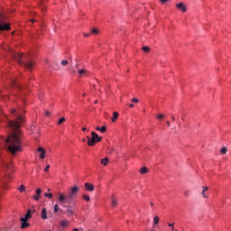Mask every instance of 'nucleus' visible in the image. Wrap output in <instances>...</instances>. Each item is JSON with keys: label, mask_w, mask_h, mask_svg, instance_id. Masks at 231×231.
Returning a JSON list of instances; mask_svg holds the SVG:
<instances>
[{"label": "nucleus", "mask_w": 231, "mask_h": 231, "mask_svg": "<svg viewBox=\"0 0 231 231\" xmlns=\"http://www.w3.org/2000/svg\"><path fill=\"white\" fill-rule=\"evenodd\" d=\"M11 113L16 116V120H10L8 126L10 129H13V131L15 132L13 133L7 139L0 137V147H6V145L9 144L7 146L8 151L11 152L12 154H15V152L23 149V145L21 144V138L19 137V128L21 127V124L24 122V116H23V110L13 108Z\"/></svg>", "instance_id": "obj_1"}, {"label": "nucleus", "mask_w": 231, "mask_h": 231, "mask_svg": "<svg viewBox=\"0 0 231 231\" xmlns=\"http://www.w3.org/2000/svg\"><path fill=\"white\" fill-rule=\"evenodd\" d=\"M96 131H100V127L97 126V127L96 128Z\"/></svg>", "instance_id": "obj_47"}, {"label": "nucleus", "mask_w": 231, "mask_h": 231, "mask_svg": "<svg viewBox=\"0 0 231 231\" xmlns=\"http://www.w3.org/2000/svg\"><path fill=\"white\" fill-rule=\"evenodd\" d=\"M91 36V32L89 33H84V37H90Z\"/></svg>", "instance_id": "obj_38"}, {"label": "nucleus", "mask_w": 231, "mask_h": 231, "mask_svg": "<svg viewBox=\"0 0 231 231\" xmlns=\"http://www.w3.org/2000/svg\"><path fill=\"white\" fill-rule=\"evenodd\" d=\"M160 223V217L156 216L153 218V225H158Z\"/></svg>", "instance_id": "obj_23"}, {"label": "nucleus", "mask_w": 231, "mask_h": 231, "mask_svg": "<svg viewBox=\"0 0 231 231\" xmlns=\"http://www.w3.org/2000/svg\"><path fill=\"white\" fill-rule=\"evenodd\" d=\"M143 51H144V53H149V51H151V48L144 46L143 47Z\"/></svg>", "instance_id": "obj_25"}, {"label": "nucleus", "mask_w": 231, "mask_h": 231, "mask_svg": "<svg viewBox=\"0 0 231 231\" xmlns=\"http://www.w3.org/2000/svg\"><path fill=\"white\" fill-rule=\"evenodd\" d=\"M83 97H86V94H83Z\"/></svg>", "instance_id": "obj_56"}, {"label": "nucleus", "mask_w": 231, "mask_h": 231, "mask_svg": "<svg viewBox=\"0 0 231 231\" xmlns=\"http://www.w3.org/2000/svg\"><path fill=\"white\" fill-rule=\"evenodd\" d=\"M118 118V113L114 112L113 113V117H112V122H116V119Z\"/></svg>", "instance_id": "obj_21"}, {"label": "nucleus", "mask_w": 231, "mask_h": 231, "mask_svg": "<svg viewBox=\"0 0 231 231\" xmlns=\"http://www.w3.org/2000/svg\"><path fill=\"white\" fill-rule=\"evenodd\" d=\"M60 226H61V228H68V226H69V221H68V219H62L60 222Z\"/></svg>", "instance_id": "obj_9"}, {"label": "nucleus", "mask_w": 231, "mask_h": 231, "mask_svg": "<svg viewBox=\"0 0 231 231\" xmlns=\"http://www.w3.org/2000/svg\"><path fill=\"white\" fill-rule=\"evenodd\" d=\"M168 226H174V224H168Z\"/></svg>", "instance_id": "obj_44"}, {"label": "nucleus", "mask_w": 231, "mask_h": 231, "mask_svg": "<svg viewBox=\"0 0 231 231\" xmlns=\"http://www.w3.org/2000/svg\"><path fill=\"white\" fill-rule=\"evenodd\" d=\"M98 101H95V104H97Z\"/></svg>", "instance_id": "obj_55"}, {"label": "nucleus", "mask_w": 231, "mask_h": 231, "mask_svg": "<svg viewBox=\"0 0 231 231\" xmlns=\"http://www.w3.org/2000/svg\"><path fill=\"white\" fill-rule=\"evenodd\" d=\"M50 190H51V189H48V191L50 192Z\"/></svg>", "instance_id": "obj_54"}, {"label": "nucleus", "mask_w": 231, "mask_h": 231, "mask_svg": "<svg viewBox=\"0 0 231 231\" xmlns=\"http://www.w3.org/2000/svg\"><path fill=\"white\" fill-rule=\"evenodd\" d=\"M99 131L100 133H106V131H107V128L106 126H102Z\"/></svg>", "instance_id": "obj_34"}, {"label": "nucleus", "mask_w": 231, "mask_h": 231, "mask_svg": "<svg viewBox=\"0 0 231 231\" xmlns=\"http://www.w3.org/2000/svg\"><path fill=\"white\" fill-rule=\"evenodd\" d=\"M41 9L42 10H46V6L44 5V2L41 3Z\"/></svg>", "instance_id": "obj_35"}, {"label": "nucleus", "mask_w": 231, "mask_h": 231, "mask_svg": "<svg viewBox=\"0 0 231 231\" xmlns=\"http://www.w3.org/2000/svg\"><path fill=\"white\" fill-rule=\"evenodd\" d=\"M87 140H88V145L89 147H93V145H95V143H97V141L93 137H89L88 135L87 136Z\"/></svg>", "instance_id": "obj_10"}, {"label": "nucleus", "mask_w": 231, "mask_h": 231, "mask_svg": "<svg viewBox=\"0 0 231 231\" xmlns=\"http://www.w3.org/2000/svg\"><path fill=\"white\" fill-rule=\"evenodd\" d=\"M112 207H116L118 205V199L115 198V196H112V202H111Z\"/></svg>", "instance_id": "obj_16"}, {"label": "nucleus", "mask_w": 231, "mask_h": 231, "mask_svg": "<svg viewBox=\"0 0 231 231\" xmlns=\"http://www.w3.org/2000/svg\"><path fill=\"white\" fill-rule=\"evenodd\" d=\"M176 8L178 10H180V12H182V14H185V12H187V6L185 5V4L183 2L177 4Z\"/></svg>", "instance_id": "obj_6"}, {"label": "nucleus", "mask_w": 231, "mask_h": 231, "mask_svg": "<svg viewBox=\"0 0 231 231\" xmlns=\"http://www.w3.org/2000/svg\"><path fill=\"white\" fill-rule=\"evenodd\" d=\"M45 115H46V116H50V112H49V111H46V112H45Z\"/></svg>", "instance_id": "obj_40"}, {"label": "nucleus", "mask_w": 231, "mask_h": 231, "mask_svg": "<svg viewBox=\"0 0 231 231\" xmlns=\"http://www.w3.org/2000/svg\"><path fill=\"white\" fill-rule=\"evenodd\" d=\"M2 167L4 171H6L7 172H10V171H12V163L2 162Z\"/></svg>", "instance_id": "obj_7"}, {"label": "nucleus", "mask_w": 231, "mask_h": 231, "mask_svg": "<svg viewBox=\"0 0 231 231\" xmlns=\"http://www.w3.org/2000/svg\"><path fill=\"white\" fill-rule=\"evenodd\" d=\"M82 142H86V139H83Z\"/></svg>", "instance_id": "obj_53"}, {"label": "nucleus", "mask_w": 231, "mask_h": 231, "mask_svg": "<svg viewBox=\"0 0 231 231\" xmlns=\"http://www.w3.org/2000/svg\"><path fill=\"white\" fill-rule=\"evenodd\" d=\"M171 120L174 122V120H176V118L174 117V116H171Z\"/></svg>", "instance_id": "obj_41"}, {"label": "nucleus", "mask_w": 231, "mask_h": 231, "mask_svg": "<svg viewBox=\"0 0 231 231\" xmlns=\"http://www.w3.org/2000/svg\"><path fill=\"white\" fill-rule=\"evenodd\" d=\"M91 33H93V35L98 34V29L93 28L92 31H91Z\"/></svg>", "instance_id": "obj_29"}, {"label": "nucleus", "mask_w": 231, "mask_h": 231, "mask_svg": "<svg viewBox=\"0 0 231 231\" xmlns=\"http://www.w3.org/2000/svg\"><path fill=\"white\" fill-rule=\"evenodd\" d=\"M202 189H203V190H202V196H203V198H208V197L207 196V194H205V192H206L207 190H208V187L204 186V187H202Z\"/></svg>", "instance_id": "obj_19"}, {"label": "nucleus", "mask_w": 231, "mask_h": 231, "mask_svg": "<svg viewBox=\"0 0 231 231\" xmlns=\"http://www.w3.org/2000/svg\"><path fill=\"white\" fill-rule=\"evenodd\" d=\"M151 207H154V203L150 202Z\"/></svg>", "instance_id": "obj_46"}, {"label": "nucleus", "mask_w": 231, "mask_h": 231, "mask_svg": "<svg viewBox=\"0 0 231 231\" xmlns=\"http://www.w3.org/2000/svg\"><path fill=\"white\" fill-rule=\"evenodd\" d=\"M79 74L80 76H82V75H88V70L85 69H79Z\"/></svg>", "instance_id": "obj_20"}, {"label": "nucleus", "mask_w": 231, "mask_h": 231, "mask_svg": "<svg viewBox=\"0 0 231 231\" xmlns=\"http://www.w3.org/2000/svg\"><path fill=\"white\" fill-rule=\"evenodd\" d=\"M12 57L16 60V62H18V64H22L27 69H32V68H33V62L28 60V56L23 55L19 52H13Z\"/></svg>", "instance_id": "obj_3"}, {"label": "nucleus", "mask_w": 231, "mask_h": 231, "mask_svg": "<svg viewBox=\"0 0 231 231\" xmlns=\"http://www.w3.org/2000/svg\"><path fill=\"white\" fill-rule=\"evenodd\" d=\"M28 219H32V215L29 213H26V215L20 218V221L22 223L21 228H28L30 226V223H28Z\"/></svg>", "instance_id": "obj_4"}, {"label": "nucleus", "mask_w": 231, "mask_h": 231, "mask_svg": "<svg viewBox=\"0 0 231 231\" xmlns=\"http://www.w3.org/2000/svg\"><path fill=\"white\" fill-rule=\"evenodd\" d=\"M27 214H29V215L32 216V209H28V210H27Z\"/></svg>", "instance_id": "obj_39"}, {"label": "nucleus", "mask_w": 231, "mask_h": 231, "mask_svg": "<svg viewBox=\"0 0 231 231\" xmlns=\"http://www.w3.org/2000/svg\"><path fill=\"white\" fill-rule=\"evenodd\" d=\"M162 1V3H167V1H169V0H161Z\"/></svg>", "instance_id": "obj_45"}, {"label": "nucleus", "mask_w": 231, "mask_h": 231, "mask_svg": "<svg viewBox=\"0 0 231 231\" xmlns=\"http://www.w3.org/2000/svg\"><path fill=\"white\" fill-rule=\"evenodd\" d=\"M42 219H48V210L46 208H43L42 210Z\"/></svg>", "instance_id": "obj_14"}, {"label": "nucleus", "mask_w": 231, "mask_h": 231, "mask_svg": "<svg viewBox=\"0 0 231 231\" xmlns=\"http://www.w3.org/2000/svg\"><path fill=\"white\" fill-rule=\"evenodd\" d=\"M140 172L141 174H147V172H149V170H147L146 167H143L141 168Z\"/></svg>", "instance_id": "obj_22"}, {"label": "nucleus", "mask_w": 231, "mask_h": 231, "mask_svg": "<svg viewBox=\"0 0 231 231\" xmlns=\"http://www.w3.org/2000/svg\"><path fill=\"white\" fill-rule=\"evenodd\" d=\"M92 138L98 143V142H102V137L98 135V134L95 132H91Z\"/></svg>", "instance_id": "obj_13"}, {"label": "nucleus", "mask_w": 231, "mask_h": 231, "mask_svg": "<svg viewBox=\"0 0 231 231\" xmlns=\"http://www.w3.org/2000/svg\"><path fill=\"white\" fill-rule=\"evenodd\" d=\"M85 189L88 192H93V190H95V186H93V184H91L89 182H87V183H85Z\"/></svg>", "instance_id": "obj_12"}, {"label": "nucleus", "mask_w": 231, "mask_h": 231, "mask_svg": "<svg viewBox=\"0 0 231 231\" xmlns=\"http://www.w3.org/2000/svg\"><path fill=\"white\" fill-rule=\"evenodd\" d=\"M151 231H154V229H151Z\"/></svg>", "instance_id": "obj_57"}, {"label": "nucleus", "mask_w": 231, "mask_h": 231, "mask_svg": "<svg viewBox=\"0 0 231 231\" xmlns=\"http://www.w3.org/2000/svg\"><path fill=\"white\" fill-rule=\"evenodd\" d=\"M44 196H45V198H48L49 199H51V198H53L52 193H45Z\"/></svg>", "instance_id": "obj_28"}, {"label": "nucleus", "mask_w": 231, "mask_h": 231, "mask_svg": "<svg viewBox=\"0 0 231 231\" xmlns=\"http://www.w3.org/2000/svg\"><path fill=\"white\" fill-rule=\"evenodd\" d=\"M79 187L77 186H73L72 188H70L69 189L68 194L66 193H60L58 196V203L61 206V207H66V203H68V205H69V203H71V201H73V199L76 198V196L79 194Z\"/></svg>", "instance_id": "obj_2"}, {"label": "nucleus", "mask_w": 231, "mask_h": 231, "mask_svg": "<svg viewBox=\"0 0 231 231\" xmlns=\"http://www.w3.org/2000/svg\"><path fill=\"white\" fill-rule=\"evenodd\" d=\"M83 199H85V201H91V198H89V195H84Z\"/></svg>", "instance_id": "obj_31"}, {"label": "nucleus", "mask_w": 231, "mask_h": 231, "mask_svg": "<svg viewBox=\"0 0 231 231\" xmlns=\"http://www.w3.org/2000/svg\"><path fill=\"white\" fill-rule=\"evenodd\" d=\"M109 163V158L105 157L101 160V165H104L105 167Z\"/></svg>", "instance_id": "obj_18"}, {"label": "nucleus", "mask_w": 231, "mask_h": 231, "mask_svg": "<svg viewBox=\"0 0 231 231\" xmlns=\"http://www.w3.org/2000/svg\"><path fill=\"white\" fill-rule=\"evenodd\" d=\"M167 125H168V126L171 125V123H170L169 121H167Z\"/></svg>", "instance_id": "obj_49"}, {"label": "nucleus", "mask_w": 231, "mask_h": 231, "mask_svg": "<svg viewBox=\"0 0 231 231\" xmlns=\"http://www.w3.org/2000/svg\"><path fill=\"white\" fill-rule=\"evenodd\" d=\"M13 88H16V89H22L23 86H21V84H19L17 81L14 80L12 83Z\"/></svg>", "instance_id": "obj_15"}, {"label": "nucleus", "mask_w": 231, "mask_h": 231, "mask_svg": "<svg viewBox=\"0 0 231 231\" xmlns=\"http://www.w3.org/2000/svg\"><path fill=\"white\" fill-rule=\"evenodd\" d=\"M132 102H133L134 104H138V98H133V99H132Z\"/></svg>", "instance_id": "obj_36"}, {"label": "nucleus", "mask_w": 231, "mask_h": 231, "mask_svg": "<svg viewBox=\"0 0 231 231\" xmlns=\"http://www.w3.org/2000/svg\"><path fill=\"white\" fill-rule=\"evenodd\" d=\"M32 23H35V20H31Z\"/></svg>", "instance_id": "obj_50"}, {"label": "nucleus", "mask_w": 231, "mask_h": 231, "mask_svg": "<svg viewBox=\"0 0 231 231\" xmlns=\"http://www.w3.org/2000/svg\"><path fill=\"white\" fill-rule=\"evenodd\" d=\"M65 214H67L68 217H69L73 216L74 212L69 207H68L67 210L65 211Z\"/></svg>", "instance_id": "obj_17"}, {"label": "nucleus", "mask_w": 231, "mask_h": 231, "mask_svg": "<svg viewBox=\"0 0 231 231\" xmlns=\"http://www.w3.org/2000/svg\"><path fill=\"white\" fill-rule=\"evenodd\" d=\"M88 128L86 126L82 127V131H86Z\"/></svg>", "instance_id": "obj_43"}, {"label": "nucleus", "mask_w": 231, "mask_h": 231, "mask_svg": "<svg viewBox=\"0 0 231 231\" xmlns=\"http://www.w3.org/2000/svg\"><path fill=\"white\" fill-rule=\"evenodd\" d=\"M0 32H5V30H10V23H5V14H0Z\"/></svg>", "instance_id": "obj_5"}, {"label": "nucleus", "mask_w": 231, "mask_h": 231, "mask_svg": "<svg viewBox=\"0 0 231 231\" xmlns=\"http://www.w3.org/2000/svg\"><path fill=\"white\" fill-rule=\"evenodd\" d=\"M129 107H134V104H130Z\"/></svg>", "instance_id": "obj_42"}, {"label": "nucleus", "mask_w": 231, "mask_h": 231, "mask_svg": "<svg viewBox=\"0 0 231 231\" xmlns=\"http://www.w3.org/2000/svg\"><path fill=\"white\" fill-rule=\"evenodd\" d=\"M72 231H79V228H74Z\"/></svg>", "instance_id": "obj_48"}, {"label": "nucleus", "mask_w": 231, "mask_h": 231, "mask_svg": "<svg viewBox=\"0 0 231 231\" xmlns=\"http://www.w3.org/2000/svg\"><path fill=\"white\" fill-rule=\"evenodd\" d=\"M18 190L20 192H24L26 190V188L24 187V185H21L19 188H18Z\"/></svg>", "instance_id": "obj_27"}, {"label": "nucleus", "mask_w": 231, "mask_h": 231, "mask_svg": "<svg viewBox=\"0 0 231 231\" xmlns=\"http://www.w3.org/2000/svg\"><path fill=\"white\" fill-rule=\"evenodd\" d=\"M157 118H158V120H163L165 118V116H163L162 114H159L157 116Z\"/></svg>", "instance_id": "obj_33"}, {"label": "nucleus", "mask_w": 231, "mask_h": 231, "mask_svg": "<svg viewBox=\"0 0 231 231\" xmlns=\"http://www.w3.org/2000/svg\"><path fill=\"white\" fill-rule=\"evenodd\" d=\"M60 64H61V66H68L69 62L66 60H62Z\"/></svg>", "instance_id": "obj_32"}, {"label": "nucleus", "mask_w": 231, "mask_h": 231, "mask_svg": "<svg viewBox=\"0 0 231 231\" xmlns=\"http://www.w3.org/2000/svg\"><path fill=\"white\" fill-rule=\"evenodd\" d=\"M1 50H5V47L2 46V47H1Z\"/></svg>", "instance_id": "obj_51"}, {"label": "nucleus", "mask_w": 231, "mask_h": 231, "mask_svg": "<svg viewBox=\"0 0 231 231\" xmlns=\"http://www.w3.org/2000/svg\"><path fill=\"white\" fill-rule=\"evenodd\" d=\"M226 151H227L226 147H222L220 150V152L221 154H226Z\"/></svg>", "instance_id": "obj_30"}, {"label": "nucleus", "mask_w": 231, "mask_h": 231, "mask_svg": "<svg viewBox=\"0 0 231 231\" xmlns=\"http://www.w3.org/2000/svg\"><path fill=\"white\" fill-rule=\"evenodd\" d=\"M41 194H42V189L38 188L36 189V195L33 196V199H35V201H39L41 199Z\"/></svg>", "instance_id": "obj_11"}, {"label": "nucleus", "mask_w": 231, "mask_h": 231, "mask_svg": "<svg viewBox=\"0 0 231 231\" xmlns=\"http://www.w3.org/2000/svg\"><path fill=\"white\" fill-rule=\"evenodd\" d=\"M171 230H174V226H171Z\"/></svg>", "instance_id": "obj_52"}, {"label": "nucleus", "mask_w": 231, "mask_h": 231, "mask_svg": "<svg viewBox=\"0 0 231 231\" xmlns=\"http://www.w3.org/2000/svg\"><path fill=\"white\" fill-rule=\"evenodd\" d=\"M64 122H66V119L64 117L60 118L59 121H58V125H60L61 124H64Z\"/></svg>", "instance_id": "obj_26"}, {"label": "nucleus", "mask_w": 231, "mask_h": 231, "mask_svg": "<svg viewBox=\"0 0 231 231\" xmlns=\"http://www.w3.org/2000/svg\"><path fill=\"white\" fill-rule=\"evenodd\" d=\"M38 152H40V158L41 160H44L46 158V150L42 147L38 148Z\"/></svg>", "instance_id": "obj_8"}, {"label": "nucleus", "mask_w": 231, "mask_h": 231, "mask_svg": "<svg viewBox=\"0 0 231 231\" xmlns=\"http://www.w3.org/2000/svg\"><path fill=\"white\" fill-rule=\"evenodd\" d=\"M49 171H50V165H47L46 168H45V170H44V171H45V172H48Z\"/></svg>", "instance_id": "obj_37"}, {"label": "nucleus", "mask_w": 231, "mask_h": 231, "mask_svg": "<svg viewBox=\"0 0 231 231\" xmlns=\"http://www.w3.org/2000/svg\"><path fill=\"white\" fill-rule=\"evenodd\" d=\"M60 210V212H62V209H60V208H59V204H55L54 205V212H59Z\"/></svg>", "instance_id": "obj_24"}]
</instances>
